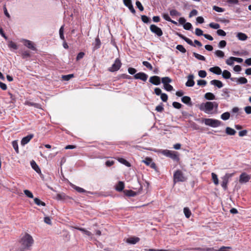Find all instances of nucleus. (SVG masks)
Returning a JSON list of instances; mask_svg holds the SVG:
<instances>
[{
  "instance_id": "f257e3e1",
  "label": "nucleus",
  "mask_w": 251,
  "mask_h": 251,
  "mask_svg": "<svg viewBox=\"0 0 251 251\" xmlns=\"http://www.w3.org/2000/svg\"><path fill=\"white\" fill-rule=\"evenodd\" d=\"M20 247L18 251H27L31 250L34 243L32 237L28 233H25L19 241Z\"/></svg>"
},
{
  "instance_id": "f03ea898",
  "label": "nucleus",
  "mask_w": 251,
  "mask_h": 251,
  "mask_svg": "<svg viewBox=\"0 0 251 251\" xmlns=\"http://www.w3.org/2000/svg\"><path fill=\"white\" fill-rule=\"evenodd\" d=\"M219 104L216 101H206L202 102L199 105V109L201 111H203L208 114H212L214 113V109L217 111Z\"/></svg>"
},
{
  "instance_id": "7ed1b4c3",
  "label": "nucleus",
  "mask_w": 251,
  "mask_h": 251,
  "mask_svg": "<svg viewBox=\"0 0 251 251\" xmlns=\"http://www.w3.org/2000/svg\"><path fill=\"white\" fill-rule=\"evenodd\" d=\"M187 178L184 176L182 171L180 170H176L174 174V182L176 183L178 182H184Z\"/></svg>"
},
{
  "instance_id": "20e7f679",
  "label": "nucleus",
  "mask_w": 251,
  "mask_h": 251,
  "mask_svg": "<svg viewBox=\"0 0 251 251\" xmlns=\"http://www.w3.org/2000/svg\"><path fill=\"white\" fill-rule=\"evenodd\" d=\"M203 122L204 124L212 127H217L221 125L222 122L216 119H204Z\"/></svg>"
},
{
  "instance_id": "39448f33",
  "label": "nucleus",
  "mask_w": 251,
  "mask_h": 251,
  "mask_svg": "<svg viewBox=\"0 0 251 251\" xmlns=\"http://www.w3.org/2000/svg\"><path fill=\"white\" fill-rule=\"evenodd\" d=\"M161 152L163 155L167 157H169L174 160H178L179 159L177 153L175 151L167 150H162L161 151Z\"/></svg>"
},
{
  "instance_id": "423d86ee",
  "label": "nucleus",
  "mask_w": 251,
  "mask_h": 251,
  "mask_svg": "<svg viewBox=\"0 0 251 251\" xmlns=\"http://www.w3.org/2000/svg\"><path fill=\"white\" fill-rule=\"evenodd\" d=\"M122 66V63L119 58H116L112 66L108 68V70L110 72H114L118 71Z\"/></svg>"
},
{
  "instance_id": "0eeeda50",
  "label": "nucleus",
  "mask_w": 251,
  "mask_h": 251,
  "mask_svg": "<svg viewBox=\"0 0 251 251\" xmlns=\"http://www.w3.org/2000/svg\"><path fill=\"white\" fill-rule=\"evenodd\" d=\"M233 174H226L222 177V182L221 183V186L224 190H226L227 185L228 182L229 178L232 176Z\"/></svg>"
},
{
  "instance_id": "6e6552de",
  "label": "nucleus",
  "mask_w": 251,
  "mask_h": 251,
  "mask_svg": "<svg viewBox=\"0 0 251 251\" xmlns=\"http://www.w3.org/2000/svg\"><path fill=\"white\" fill-rule=\"evenodd\" d=\"M150 29L151 32L154 33L158 37H160L163 35V32L161 29L155 25H151Z\"/></svg>"
},
{
  "instance_id": "1a4fd4ad",
  "label": "nucleus",
  "mask_w": 251,
  "mask_h": 251,
  "mask_svg": "<svg viewBox=\"0 0 251 251\" xmlns=\"http://www.w3.org/2000/svg\"><path fill=\"white\" fill-rule=\"evenodd\" d=\"M22 41L24 43V45L29 49L34 51L37 50L34 43L32 41L27 39H23Z\"/></svg>"
},
{
  "instance_id": "9d476101",
  "label": "nucleus",
  "mask_w": 251,
  "mask_h": 251,
  "mask_svg": "<svg viewBox=\"0 0 251 251\" xmlns=\"http://www.w3.org/2000/svg\"><path fill=\"white\" fill-rule=\"evenodd\" d=\"M148 77V75L143 72H140L134 75V78L145 82Z\"/></svg>"
},
{
  "instance_id": "9b49d317",
  "label": "nucleus",
  "mask_w": 251,
  "mask_h": 251,
  "mask_svg": "<svg viewBox=\"0 0 251 251\" xmlns=\"http://www.w3.org/2000/svg\"><path fill=\"white\" fill-rule=\"evenodd\" d=\"M143 162L147 166H150L152 169L156 170V166L154 162L152 161L151 158L150 157H146Z\"/></svg>"
},
{
  "instance_id": "f8f14e48",
  "label": "nucleus",
  "mask_w": 251,
  "mask_h": 251,
  "mask_svg": "<svg viewBox=\"0 0 251 251\" xmlns=\"http://www.w3.org/2000/svg\"><path fill=\"white\" fill-rule=\"evenodd\" d=\"M149 82L154 85H158L160 84V77L157 75L151 76L149 79Z\"/></svg>"
},
{
  "instance_id": "ddd939ff",
  "label": "nucleus",
  "mask_w": 251,
  "mask_h": 251,
  "mask_svg": "<svg viewBox=\"0 0 251 251\" xmlns=\"http://www.w3.org/2000/svg\"><path fill=\"white\" fill-rule=\"evenodd\" d=\"M230 80L232 81H236L238 84H244L247 83L248 80L246 78L244 77H241L239 78L232 77Z\"/></svg>"
},
{
  "instance_id": "4468645a",
  "label": "nucleus",
  "mask_w": 251,
  "mask_h": 251,
  "mask_svg": "<svg viewBox=\"0 0 251 251\" xmlns=\"http://www.w3.org/2000/svg\"><path fill=\"white\" fill-rule=\"evenodd\" d=\"M176 34L179 37H180L181 39L184 40L187 44H188L190 46L195 47V45L194 44L193 42H192V41L191 39H190L188 38L185 37V36H184L183 35H182V34H181L180 33L177 32L176 33Z\"/></svg>"
},
{
  "instance_id": "2eb2a0df",
  "label": "nucleus",
  "mask_w": 251,
  "mask_h": 251,
  "mask_svg": "<svg viewBox=\"0 0 251 251\" xmlns=\"http://www.w3.org/2000/svg\"><path fill=\"white\" fill-rule=\"evenodd\" d=\"M92 46H93V50L94 51L100 48V46H101V42H100V40L99 36H97L96 38L95 42L92 43Z\"/></svg>"
},
{
  "instance_id": "dca6fc26",
  "label": "nucleus",
  "mask_w": 251,
  "mask_h": 251,
  "mask_svg": "<svg viewBox=\"0 0 251 251\" xmlns=\"http://www.w3.org/2000/svg\"><path fill=\"white\" fill-rule=\"evenodd\" d=\"M250 178L249 175L246 173H242L240 176L239 181L240 183H246L249 181Z\"/></svg>"
},
{
  "instance_id": "f3484780",
  "label": "nucleus",
  "mask_w": 251,
  "mask_h": 251,
  "mask_svg": "<svg viewBox=\"0 0 251 251\" xmlns=\"http://www.w3.org/2000/svg\"><path fill=\"white\" fill-rule=\"evenodd\" d=\"M194 77L193 75H189L188 76V80L185 83L187 87H193L194 85L195 81L193 80Z\"/></svg>"
},
{
  "instance_id": "a211bd4d",
  "label": "nucleus",
  "mask_w": 251,
  "mask_h": 251,
  "mask_svg": "<svg viewBox=\"0 0 251 251\" xmlns=\"http://www.w3.org/2000/svg\"><path fill=\"white\" fill-rule=\"evenodd\" d=\"M33 134H29L25 137H24L21 140V145L22 146H25V144H27L30 141V140L33 138Z\"/></svg>"
},
{
  "instance_id": "6ab92c4d",
  "label": "nucleus",
  "mask_w": 251,
  "mask_h": 251,
  "mask_svg": "<svg viewBox=\"0 0 251 251\" xmlns=\"http://www.w3.org/2000/svg\"><path fill=\"white\" fill-rule=\"evenodd\" d=\"M30 165L31 166V167L32 169L38 174H41V171L38 165L36 164V163L34 161L32 160L30 162Z\"/></svg>"
},
{
  "instance_id": "aec40b11",
  "label": "nucleus",
  "mask_w": 251,
  "mask_h": 251,
  "mask_svg": "<svg viewBox=\"0 0 251 251\" xmlns=\"http://www.w3.org/2000/svg\"><path fill=\"white\" fill-rule=\"evenodd\" d=\"M140 241V238L137 237H131L126 239V242L130 244H135Z\"/></svg>"
},
{
  "instance_id": "412c9836",
  "label": "nucleus",
  "mask_w": 251,
  "mask_h": 251,
  "mask_svg": "<svg viewBox=\"0 0 251 251\" xmlns=\"http://www.w3.org/2000/svg\"><path fill=\"white\" fill-rule=\"evenodd\" d=\"M209 71L211 72H212L215 74L218 75H221L222 73L221 69L219 67H218V66L210 68L209 69Z\"/></svg>"
},
{
  "instance_id": "4be33fe9",
  "label": "nucleus",
  "mask_w": 251,
  "mask_h": 251,
  "mask_svg": "<svg viewBox=\"0 0 251 251\" xmlns=\"http://www.w3.org/2000/svg\"><path fill=\"white\" fill-rule=\"evenodd\" d=\"M210 84L217 86L218 88H221L223 86L222 82L219 80H212L210 81Z\"/></svg>"
},
{
  "instance_id": "5701e85b",
  "label": "nucleus",
  "mask_w": 251,
  "mask_h": 251,
  "mask_svg": "<svg viewBox=\"0 0 251 251\" xmlns=\"http://www.w3.org/2000/svg\"><path fill=\"white\" fill-rule=\"evenodd\" d=\"M75 228L82 232L84 234L92 238L93 234L90 231L85 229V228L79 227H75Z\"/></svg>"
},
{
  "instance_id": "b1692460",
  "label": "nucleus",
  "mask_w": 251,
  "mask_h": 251,
  "mask_svg": "<svg viewBox=\"0 0 251 251\" xmlns=\"http://www.w3.org/2000/svg\"><path fill=\"white\" fill-rule=\"evenodd\" d=\"M125 188V184L123 181H119L115 186V189L118 192L122 191Z\"/></svg>"
},
{
  "instance_id": "393cba45",
  "label": "nucleus",
  "mask_w": 251,
  "mask_h": 251,
  "mask_svg": "<svg viewBox=\"0 0 251 251\" xmlns=\"http://www.w3.org/2000/svg\"><path fill=\"white\" fill-rule=\"evenodd\" d=\"M236 37L240 41H245L248 39V36L244 33L238 32Z\"/></svg>"
},
{
  "instance_id": "a878e982",
  "label": "nucleus",
  "mask_w": 251,
  "mask_h": 251,
  "mask_svg": "<svg viewBox=\"0 0 251 251\" xmlns=\"http://www.w3.org/2000/svg\"><path fill=\"white\" fill-rule=\"evenodd\" d=\"M181 101L185 104H186L188 105H192L191 99L190 97L188 96H183L181 98Z\"/></svg>"
},
{
  "instance_id": "bb28decb",
  "label": "nucleus",
  "mask_w": 251,
  "mask_h": 251,
  "mask_svg": "<svg viewBox=\"0 0 251 251\" xmlns=\"http://www.w3.org/2000/svg\"><path fill=\"white\" fill-rule=\"evenodd\" d=\"M71 185L72 187V188H73L74 189H75L77 192H78L79 193H85V192H86V193H89V194H92L91 192H87L85 190H84L83 188L79 187L77 186H75L74 184H71Z\"/></svg>"
},
{
  "instance_id": "cd10ccee",
  "label": "nucleus",
  "mask_w": 251,
  "mask_h": 251,
  "mask_svg": "<svg viewBox=\"0 0 251 251\" xmlns=\"http://www.w3.org/2000/svg\"><path fill=\"white\" fill-rule=\"evenodd\" d=\"M204 98L207 100H215V96L212 93L207 92L205 94Z\"/></svg>"
},
{
  "instance_id": "c85d7f7f",
  "label": "nucleus",
  "mask_w": 251,
  "mask_h": 251,
  "mask_svg": "<svg viewBox=\"0 0 251 251\" xmlns=\"http://www.w3.org/2000/svg\"><path fill=\"white\" fill-rule=\"evenodd\" d=\"M163 18L167 21L170 22L172 23V24L177 25V23L173 20H172L170 17H169V15L168 14H164L163 15Z\"/></svg>"
},
{
  "instance_id": "c756f323",
  "label": "nucleus",
  "mask_w": 251,
  "mask_h": 251,
  "mask_svg": "<svg viewBox=\"0 0 251 251\" xmlns=\"http://www.w3.org/2000/svg\"><path fill=\"white\" fill-rule=\"evenodd\" d=\"M125 195L128 197H134L136 195V193L131 190H126L124 191Z\"/></svg>"
},
{
  "instance_id": "7c9ffc66",
  "label": "nucleus",
  "mask_w": 251,
  "mask_h": 251,
  "mask_svg": "<svg viewBox=\"0 0 251 251\" xmlns=\"http://www.w3.org/2000/svg\"><path fill=\"white\" fill-rule=\"evenodd\" d=\"M25 104L27 105H28V106H34V107L37 108H41L40 104H39L38 103H34V102L28 101H25Z\"/></svg>"
},
{
  "instance_id": "2f4dec72",
  "label": "nucleus",
  "mask_w": 251,
  "mask_h": 251,
  "mask_svg": "<svg viewBox=\"0 0 251 251\" xmlns=\"http://www.w3.org/2000/svg\"><path fill=\"white\" fill-rule=\"evenodd\" d=\"M226 132L229 135H234L236 133V131L229 127H227L226 129Z\"/></svg>"
},
{
  "instance_id": "473e14b6",
  "label": "nucleus",
  "mask_w": 251,
  "mask_h": 251,
  "mask_svg": "<svg viewBox=\"0 0 251 251\" xmlns=\"http://www.w3.org/2000/svg\"><path fill=\"white\" fill-rule=\"evenodd\" d=\"M222 76L225 79L231 78V74L227 70H224L222 73Z\"/></svg>"
},
{
  "instance_id": "72a5a7b5",
  "label": "nucleus",
  "mask_w": 251,
  "mask_h": 251,
  "mask_svg": "<svg viewBox=\"0 0 251 251\" xmlns=\"http://www.w3.org/2000/svg\"><path fill=\"white\" fill-rule=\"evenodd\" d=\"M161 81L162 83L163 84V85L164 86L166 84H169V83L172 82V79L168 77H164L161 78Z\"/></svg>"
},
{
  "instance_id": "f704fd0d",
  "label": "nucleus",
  "mask_w": 251,
  "mask_h": 251,
  "mask_svg": "<svg viewBox=\"0 0 251 251\" xmlns=\"http://www.w3.org/2000/svg\"><path fill=\"white\" fill-rule=\"evenodd\" d=\"M211 176H212V179L213 180L214 183L216 185H217L219 184V180L218 178L217 175L216 174L212 173L211 174Z\"/></svg>"
},
{
  "instance_id": "c9c22d12",
  "label": "nucleus",
  "mask_w": 251,
  "mask_h": 251,
  "mask_svg": "<svg viewBox=\"0 0 251 251\" xmlns=\"http://www.w3.org/2000/svg\"><path fill=\"white\" fill-rule=\"evenodd\" d=\"M170 14L171 16H180L181 15V13L178 12L176 9H172L170 11Z\"/></svg>"
},
{
  "instance_id": "e433bc0d",
  "label": "nucleus",
  "mask_w": 251,
  "mask_h": 251,
  "mask_svg": "<svg viewBox=\"0 0 251 251\" xmlns=\"http://www.w3.org/2000/svg\"><path fill=\"white\" fill-rule=\"evenodd\" d=\"M229 117L230 113L228 112H225L221 115V118L224 121L228 120Z\"/></svg>"
},
{
  "instance_id": "4c0bfd02",
  "label": "nucleus",
  "mask_w": 251,
  "mask_h": 251,
  "mask_svg": "<svg viewBox=\"0 0 251 251\" xmlns=\"http://www.w3.org/2000/svg\"><path fill=\"white\" fill-rule=\"evenodd\" d=\"M183 212L185 214V217L187 218H189L191 215V212L188 207H184L183 209Z\"/></svg>"
},
{
  "instance_id": "58836bf2",
  "label": "nucleus",
  "mask_w": 251,
  "mask_h": 251,
  "mask_svg": "<svg viewBox=\"0 0 251 251\" xmlns=\"http://www.w3.org/2000/svg\"><path fill=\"white\" fill-rule=\"evenodd\" d=\"M34 202L37 205H39V206L41 205V206H45L46 205V203L42 201L40 199H39L37 198H34Z\"/></svg>"
},
{
  "instance_id": "ea45409f",
  "label": "nucleus",
  "mask_w": 251,
  "mask_h": 251,
  "mask_svg": "<svg viewBox=\"0 0 251 251\" xmlns=\"http://www.w3.org/2000/svg\"><path fill=\"white\" fill-rule=\"evenodd\" d=\"M193 55L195 57L199 60L205 61V58L203 55L199 54L196 52H193Z\"/></svg>"
},
{
  "instance_id": "a19ab883",
  "label": "nucleus",
  "mask_w": 251,
  "mask_h": 251,
  "mask_svg": "<svg viewBox=\"0 0 251 251\" xmlns=\"http://www.w3.org/2000/svg\"><path fill=\"white\" fill-rule=\"evenodd\" d=\"M141 20L143 22L146 24H149L151 22V19L146 15H142L141 16Z\"/></svg>"
},
{
  "instance_id": "79ce46f5",
  "label": "nucleus",
  "mask_w": 251,
  "mask_h": 251,
  "mask_svg": "<svg viewBox=\"0 0 251 251\" xmlns=\"http://www.w3.org/2000/svg\"><path fill=\"white\" fill-rule=\"evenodd\" d=\"M215 54L218 57L223 58L225 56L224 52L220 50H217L215 51Z\"/></svg>"
},
{
  "instance_id": "37998d69",
  "label": "nucleus",
  "mask_w": 251,
  "mask_h": 251,
  "mask_svg": "<svg viewBox=\"0 0 251 251\" xmlns=\"http://www.w3.org/2000/svg\"><path fill=\"white\" fill-rule=\"evenodd\" d=\"M118 160L120 162L125 165L127 167H129L130 166V163L124 158H119Z\"/></svg>"
},
{
  "instance_id": "c03bdc74",
  "label": "nucleus",
  "mask_w": 251,
  "mask_h": 251,
  "mask_svg": "<svg viewBox=\"0 0 251 251\" xmlns=\"http://www.w3.org/2000/svg\"><path fill=\"white\" fill-rule=\"evenodd\" d=\"M176 49L179 50L180 52L182 53H185L186 52V49L184 48V47L181 45H178L176 47Z\"/></svg>"
},
{
  "instance_id": "a18cd8bd",
  "label": "nucleus",
  "mask_w": 251,
  "mask_h": 251,
  "mask_svg": "<svg viewBox=\"0 0 251 251\" xmlns=\"http://www.w3.org/2000/svg\"><path fill=\"white\" fill-rule=\"evenodd\" d=\"M59 36L61 39L65 41V37L64 36V25L61 26L59 29Z\"/></svg>"
},
{
  "instance_id": "49530a36",
  "label": "nucleus",
  "mask_w": 251,
  "mask_h": 251,
  "mask_svg": "<svg viewBox=\"0 0 251 251\" xmlns=\"http://www.w3.org/2000/svg\"><path fill=\"white\" fill-rule=\"evenodd\" d=\"M209 25L211 28H212L215 29H219V28L220 27V25L219 24L214 23H210Z\"/></svg>"
},
{
  "instance_id": "de8ad7c7",
  "label": "nucleus",
  "mask_w": 251,
  "mask_h": 251,
  "mask_svg": "<svg viewBox=\"0 0 251 251\" xmlns=\"http://www.w3.org/2000/svg\"><path fill=\"white\" fill-rule=\"evenodd\" d=\"M12 146L17 153L19 152L18 142L16 140L13 141L12 143Z\"/></svg>"
},
{
  "instance_id": "09e8293b",
  "label": "nucleus",
  "mask_w": 251,
  "mask_h": 251,
  "mask_svg": "<svg viewBox=\"0 0 251 251\" xmlns=\"http://www.w3.org/2000/svg\"><path fill=\"white\" fill-rule=\"evenodd\" d=\"M142 63H143V65L144 66L146 67L150 70H152V66L151 65V64L150 63H149V62L146 61H144Z\"/></svg>"
},
{
  "instance_id": "8fccbe9b",
  "label": "nucleus",
  "mask_w": 251,
  "mask_h": 251,
  "mask_svg": "<svg viewBox=\"0 0 251 251\" xmlns=\"http://www.w3.org/2000/svg\"><path fill=\"white\" fill-rule=\"evenodd\" d=\"M8 47L10 48H12V49H13L14 50H17L18 49V46L16 45V44L14 42H13L12 41L9 42Z\"/></svg>"
},
{
  "instance_id": "3c124183",
  "label": "nucleus",
  "mask_w": 251,
  "mask_h": 251,
  "mask_svg": "<svg viewBox=\"0 0 251 251\" xmlns=\"http://www.w3.org/2000/svg\"><path fill=\"white\" fill-rule=\"evenodd\" d=\"M234 57H230L226 60V63L228 65L232 66L234 64Z\"/></svg>"
},
{
  "instance_id": "603ef678",
  "label": "nucleus",
  "mask_w": 251,
  "mask_h": 251,
  "mask_svg": "<svg viewBox=\"0 0 251 251\" xmlns=\"http://www.w3.org/2000/svg\"><path fill=\"white\" fill-rule=\"evenodd\" d=\"M199 76L201 78H204L206 77L207 73L204 70H200L198 73Z\"/></svg>"
},
{
  "instance_id": "864d4df0",
  "label": "nucleus",
  "mask_w": 251,
  "mask_h": 251,
  "mask_svg": "<svg viewBox=\"0 0 251 251\" xmlns=\"http://www.w3.org/2000/svg\"><path fill=\"white\" fill-rule=\"evenodd\" d=\"M226 45V42L225 40L221 41L218 44V47L221 49L224 48Z\"/></svg>"
},
{
  "instance_id": "5fc2aeb1",
  "label": "nucleus",
  "mask_w": 251,
  "mask_h": 251,
  "mask_svg": "<svg viewBox=\"0 0 251 251\" xmlns=\"http://www.w3.org/2000/svg\"><path fill=\"white\" fill-rule=\"evenodd\" d=\"M164 88L167 91H171L174 88L173 87L169 84H166L164 86Z\"/></svg>"
},
{
  "instance_id": "6e6d98bb",
  "label": "nucleus",
  "mask_w": 251,
  "mask_h": 251,
  "mask_svg": "<svg viewBox=\"0 0 251 251\" xmlns=\"http://www.w3.org/2000/svg\"><path fill=\"white\" fill-rule=\"evenodd\" d=\"M24 192L25 193V194L28 198H33V195L32 194V193L29 190H25L24 191Z\"/></svg>"
},
{
  "instance_id": "4d7b16f0",
  "label": "nucleus",
  "mask_w": 251,
  "mask_h": 251,
  "mask_svg": "<svg viewBox=\"0 0 251 251\" xmlns=\"http://www.w3.org/2000/svg\"><path fill=\"white\" fill-rule=\"evenodd\" d=\"M192 27V24L190 23H186L185 24L183 25V28L185 30H190Z\"/></svg>"
},
{
  "instance_id": "13d9d810",
  "label": "nucleus",
  "mask_w": 251,
  "mask_h": 251,
  "mask_svg": "<svg viewBox=\"0 0 251 251\" xmlns=\"http://www.w3.org/2000/svg\"><path fill=\"white\" fill-rule=\"evenodd\" d=\"M195 34L198 36H203V35H204V34H203V31L200 29V28H197L195 30Z\"/></svg>"
},
{
  "instance_id": "bf43d9fd",
  "label": "nucleus",
  "mask_w": 251,
  "mask_h": 251,
  "mask_svg": "<svg viewBox=\"0 0 251 251\" xmlns=\"http://www.w3.org/2000/svg\"><path fill=\"white\" fill-rule=\"evenodd\" d=\"M216 32L219 36H225L226 35V32L222 29H219L217 30Z\"/></svg>"
},
{
  "instance_id": "052dcab7",
  "label": "nucleus",
  "mask_w": 251,
  "mask_h": 251,
  "mask_svg": "<svg viewBox=\"0 0 251 251\" xmlns=\"http://www.w3.org/2000/svg\"><path fill=\"white\" fill-rule=\"evenodd\" d=\"M73 77H74V75L73 74H69V75H63L62 76V78L64 80L68 81V80H70L71 78H72Z\"/></svg>"
},
{
  "instance_id": "680f3d73",
  "label": "nucleus",
  "mask_w": 251,
  "mask_h": 251,
  "mask_svg": "<svg viewBox=\"0 0 251 251\" xmlns=\"http://www.w3.org/2000/svg\"><path fill=\"white\" fill-rule=\"evenodd\" d=\"M22 55L23 58H27L30 57V54L28 51H24L22 52Z\"/></svg>"
},
{
  "instance_id": "e2e57ef3",
  "label": "nucleus",
  "mask_w": 251,
  "mask_h": 251,
  "mask_svg": "<svg viewBox=\"0 0 251 251\" xmlns=\"http://www.w3.org/2000/svg\"><path fill=\"white\" fill-rule=\"evenodd\" d=\"M173 107L176 109H180L182 107V104L178 102H173L172 104Z\"/></svg>"
},
{
  "instance_id": "0e129e2a",
  "label": "nucleus",
  "mask_w": 251,
  "mask_h": 251,
  "mask_svg": "<svg viewBox=\"0 0 251 251\" xmlns=\"http://www.w3.org/2000/svg\"><path fill=\"white\" fill-rule=\"evenodd\" d=\"M206 83V81L204 80L200 79L197 81V84L199 86H204Z\"/></svg>"
},
{
  "instance_id": "69168bd1",
  "label": "nucleus",
  "mask_w": 251,
  "mask_h": 251,
  "mask_svg": "<svg viewBox=\"0 0 251 251\" xmlns=\"http://www.w3.org/2000/svg\"><path fill=\"white\" fill-rule=\"evenodd\" d=\"M136 5L140 11H143L144 7L143 6L141 3L139 1L137 0L136 1Z\"/></svg>"
},
{
  "instance_id": "338daca9",
  "label": "nucleus",
  "mask_w": 251,
  "mask_h": 251,
  "mask_svg": "<svg viewBox=\"0 0 251 251\" xmlns=\"http://www.w3.org/2000/svg\"><path fill=\"white\" fill-rule=\"evenodd\" d=\"M160 98L161 100L164 102H166L168 100V95L165 93H162L161 96Z\"/></svg>"
},
{
  "instance_id": "774afa93",
  "label": "nucleus",
  "mask_w": 251,
  "mask_h": 251,
  "mask_svg": "<svg viewBox=\"0 0 251 251\" xmlns=\"http://www.w3.org/2000/svg\"><path fill=\"white\" fill-rule=\"evenodd\" d=\"M213 9L218 12H223L224 11V9L217 6H214Z\"/></svg>"
}]
</instances>
